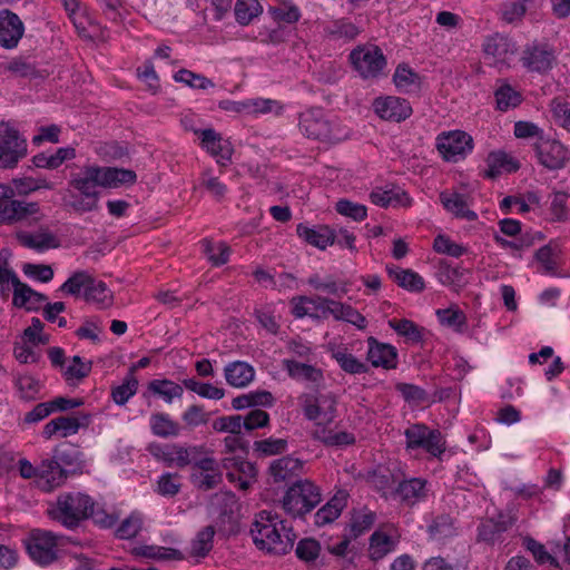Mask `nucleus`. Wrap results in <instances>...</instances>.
Listing matches in <instances>:
<instances>
[{
  "instance_id": "1",
  "label": "nucleus",
  "mask_w": 570,
  "mask_h": 570,
  "mask_svg": "<svg viewBox=\"0 0 570 570\" xmlns=\"http://www.w3.org/2000/svg\"><path fill=\"white\" fill-rule=\"evenodd\" d=\"M48 515L67 529H75L89 518L101 528H111L117 522L115 515L97 508L94 499L82 492L60 493L48 509Z\"/></svg>"
},
{
  "instance_id": "2",
  "label": "nucleus",
  "mask_w": 570,
  "mask_h": 570,
  "mask_svg": "<svg viewBox=\"0 0 570 570\" xmlns=\"http://www.w3.org/2000/svg\"><path fill=\"white\" fill-rule=\"evenodd\" d=\"M277 519V514L271 511H261L250 528V534L257 548L281 556L293 548L296 535L292 529L286 528L284 521Z\"/></svg>"
},
{
  "instance_id": "3",
  "label": "nucleus",
  "mask_w": 570,
  "mask_h": 570,
  "mask_svg": "<svg viewBox=\"0 0 570 570\" xmlns=\"http://www.w3.org/2000/svg\"><path fill=\"white\" fill-rule=\"evenodd\" d=\"M137 180L134 170L116 167H86L77 177L72 178L70 185L81 196L99 198V187L117 188L122 185H132Z\"/></svg>"
},
{
  "instance_id": "4",
  "label": "nucleus",
  "mask_w": 570,
  "mask_h": 570,
  "mask_svg": "<svg viewBox=\"0 0 570 570\" xmlns=\"http://www.w3.org/2000/svg\"><path fill=\"white\" fill-rule=\"evenodd\" d=\"M298 127L301 132L309 138L336 144L350 137V129L337 118L330 117L317 108L303 111L299 115Z\"/></svg>"
},
{
  "instance_id": "5",
  "label": "nucleus",
  "mask_w": 570,
  "mask_h": 570,
  "mask_svg": "<svg viewBox=\"0 0 570 570\" xmlns=\"http://www.w3.org/2000/svg\"><path fill=\"white\" fill-rule=\"evenodd\" d=\"M322 501L320 488L312 481L298 480L286 491L283 498V509L293 518L309 513Z\"/></svg>"
},
{
  "instance_id": "6",
  "label": "nucleus",
  "mask_w": 570,
  "mask_h": 570,
  "mask_svg": "<svg viewBox=\"0 0 570 570\" xmlns=\"http://www.w3.org/2000/svg\"><path fill=\"white\" fill-rule=\"evenodd\" d=\"M62 292L77 296L83 291V297L99 307H107L112 303V293L107 285L95 279L87 272H76L60 287Z\"/></svg>"
},
{
  "instance_id": "7",
  "label": "nucleus",
  "mask_w": 570,
  "mask_h": 570,
  "mask_svg": "<svg viewBox=\"0 0 570 570\" xmlns=\"http://www.w3.org/2000/svg\"><path fill=\"white\" fill-rule=\"evenodd\" d=\"M304 416L308 421L315 422L318 426H324L334 421L336 416V397L331 392L303 393L298 397Z\"/></svg>"
},
{
  "instance_id": "8",
  "label": "nucleus",
  "mask_w": 570,
  "mask_h": 570,
  "mask_svg": "<svg viewBox=\"0 0 570 570\" xmlns=\"http://www.w3.org/2000/svg\"><path fill=\"white\" fill-rule=\"evenodd\" d=\"M407 450L422 449L433 458H441L446 450V441L439 429H430L424 423L411 424L405 431Z\"/></svg>"
},
{
  "instance_id": "9",
  "label": "nucleus",
  "mask_w": 570,
  "mask_h": 570,
  "mask_svg": "<svg viewBox=\"0 0 570 570\" xmlns=\"http://www.w3.org/2000/svg\"><path fill=\"white\" fill-rule=\"evenodd\" d=\"M27 155V140L9 124H0V168H13Z\"/></svg>"
},
{
  "instance_id": "10",
  "label": "nucleus",
  "mask_w": 570,
  "mask_h": 570,
  "mask_svg": "<svg viewBox=\"0 0 570 570\" xmlns=\"http://www.w3.org/2000/svg\"><path fill=\"white\" fill-rule=\"evenodd\" d=\"M354 69L364 79L379 77L386 66V59L377 46L357 47L350 53Z\"/></svg>"
},
{
  "instance_id": "11",
  "label": "nucleus",
  "mask_w": 570,
  "mask_h": 570,
  "mask_svg": "<svg viewBox=\"0 0 570 570\" xmlns=\"http://www.w3.org/2000/svg\"><path fill=\"white\" fill-rule=\"evenodd\" d=\"M27 551L37 564L49 566L58 559L57 537L45 530H33L27 542Z\"/></svg>"
},
{
  "instance_id": "12",
  "label": "nucleus",
  "mask_w": 570,
  "mask_h": 570,
  "mask_svg": "<svg viewBox=\"0 0 570 570\" xmlns=\"http://www.w3.org/2000/svg\"><path fill=\"white\" fill-rule=\"evenodd\" d=\"M335 301L325 296H296L291 301L292 314L296 318L326 320L334 316Z\"/></svg>"
},
{
  "instance_id": "13",
  "label": "nucleus",
  "mask_w": 570,
  "mask_h": 570,
  "mask_svg": "<svg viewBox=\"0 0 570 570\" xmlns=\"http://www.w3.org/2000/svg\"><path fill=\"white\" fill-rule=\"evenodd\" d=\"M482 47L485 60L499 70L509 67L510 60L517 51L515 43L502 33L488 36Z\"/></svg>"
},
{
  "instance_id": "14",
  "label": "nucleus",
  "mask_w": 570,
  "mask_h": 570,
  "mask_svg": "<svg viewBox=\"0 0 570 570\" xmlns=\"http://www.w3.org/2000/svg\"><path fill=\"white\" fill-rule=\"evenodd\" d=\"M436 148L448 161H458L473 149L472 137L464 131L442 132L436 138Z\"/></svg>"
},
{
  "instance_id": "15",
  "label": "nucleus",
  "mask_w": 570,
  "mask_h": 570,
  "mask_svg": "<svg viewBox=\"0 0 570 570\" xmlns=\"http://www.w3.org/2000/svg\"><path fill=\"white\" fill-rule=\"evenodd\" d=\"M14 190L10 187V193L6 197H0V223L11 224L33 216L38 213L37 203H26L13 199Z\"/></svg>"
},
{
  "instance_id": "16",
  "label": "nucleus",
  "mask_w": 570,
  "mask_h": 570,
  "mask_svg": "<svg viewBox=\"0 0 570 570\" xmlns=\"http://www.w3.org/2000/svg\"><path fill=\"white\" fill-rule=\"evenodd\" d=\"M194 131L200 137L202 147L216 158L218 165L226 166L230 163L234 149L229 140L224 139L213 128Z\"/></svg>"
},
{
  "instance_id": "17",
  "label": "nucleus",
  "mask_w": 570,
  "mask_h": 570,
  "mask_svg": "<svg viewBox=\"0 0 570 570\" xmlns=\"http://www.w3.org/2000/svg\"><path fill=\"white\" fill-rule=\"evenodd\" d=\"M373 109L380 118L396 122L405 120L412 114L410 102L406 99L395 96L376 98L373 101Z\"/></svg>"
},
{
  "instance_id": "18",
  "label": "nucleus",
  "mask_w": 570,
  "mask_h": 570,
  "mask_svg": "<svg viewBox=\"0 0 570 570\" xmlns=\"http://www.w3.org/2000/svg\"><path fill=\"white\" fill-rule=\"evenodd\" d=\"M517 518L511 511L500 512L488 518L478 528V538L488 543L497 542L504 532L515 523Z\"/></svg>"
},
{
  "instance_id": "19",
  "label": "nucleus",
  "mask_w": 570,
  "mask_h": 570,
  "mask_svg": "<svg viewBox=\"0 0 570 570\" xmlns=\"http://www.w3.org/2000/svg\"><path fill=\"white\" fill-rule=\"evenodd\" d=\"M90 416L87 414L83 415H72V416H58L49 421L42 430V436L47 440L53 438L55 435H59L60 438H67L76 434L80 428H85L89 424Z\"/></svg>"
},
{
  "instance_id": "20",
  "label": "nucleus",
  "mask_w": 570,
  "mask_h": 570,
  "mask_svg": "<svg viewBox=\"0 0 570 570\" xmlns=\"http://www.w3.org/2000/svg\"><path fill=\"white\" fill-rule=\"evenodd\" d=\"M428 481L423 478H410L399 482L392 495L406 507H414L428 498Z\"/></svg>"
},
{
  "instance_id": "21",
  "label": "nucleus",
  "mask_w": 570,
  "mask_h": 570,
  "mask_svg": "<svg viewBox=\"0 0 570 570\" xmlns=\"http://www.w3.org/2000/svg\"><path fill=\"white\" fill-rule=\"evenodd\" d=\"M535 153L541 165L548 169L562 168L567 161V148L557 140L541 139L535 144Z\"/></svg>"
},
{
  "instance_id": "22",
  "label": "nucleus",
  "mask_w": 570,
  "mask_h": 570,
  "mask_svg": "<svg viewBox=\"0 0 570 570\" xmlns=\"http://www.w3.org/2000/svg\"><path fill=\"white\" fill-rule=\"evenodd\" d=\"M24 32L21 19L9 10L0 11V46L6 49H13Z\"/></svg>"
},
{
  "instance_id": "23",
  "label": "nucleus",
  "mask_w": 570,
  "mask_h": 570,
  "mask_svg": "<svg viewBox=\"0 0 570 570\" xmlns=\"http://www.w3.org/2000/svg\"><path fill=\"white\" fill-rule=\"evenodd\" d=\"M367 360L374 367L396 368L399 363L397 351L393 345L381 343L373 336L367 338Z\"/></svg>"
},
{
  "instance_id": "24",
  "label": "nucleus",
  "mask_w": 570,
  "mask_h": 570,
  "mask_svg": "<svg viewBox=\"0 0 570 570\" xmlns=\"http://www.w3.org/2000/svg\"><path fill=\"white\" fill-rule=\"evenodd\" d=\"M52 456L60 464L62 470L69 474L82 473L86 468V459L83 452L72 444H62L56 446Z\"/></svg>"
},
{
  "instance_id": "25",
  "label": "nucleus",
  "mask_w": 570,
  "mask_h": 570,
  "mask_svg": "<svg viewBox=\"0 0 570 570\" xmlns=\"http://www.w3.org/2000/svg\"><path fill=\"white\" fill-rule=\"evenodd\" d=\"M553 55L546 47L529 45L524 48L521 61L529 71L543 72L551 68Z\"/></svg>"
},
{
  "instance_id": "26",
  "label": "nucleus",
  "mask_w": 570,
  "mask_h": 570,
  "mask_svg": "<svg viewBox=\"0 0 570 570\" xmlns=\"http://www.w3.org/2000/svg\"><path fill=\"white\" fill-rule=\"evenodd\" d=\"M68 475L53 456L39 463V485L45 491H51L65 483Z\"/></svg>"
},
{
  "instance_id": "27",
  "label": "nucleus",
  "mask_w": 570,
  "mask_h": 570,
  "mask_svg": "<svg viewBox=\"0 0 570 570\" xmlns=\"http://www.w3.org/2000/svg\"><path fill=\"white\" fill-rule=\"evenodd\" d=\"M385 269L390 278L403 289L413 293H421L424 291V279L416 272L410 268L404 269L393 264H387Z\"/></svg>"
},
{
  "instance_id": "28",
  "label": "nucleus",
  "mask_w": 570,
  "mask_h": 570,
  "mask_svg": "<svg viewBox=\"0 0 570 570\" xmlns=\"http://www.w3.org/2000/svg\"><path fill=\"white\" fill-rule=\"evenodd\" d=\"M440 202L443 207L454 215L456 218L473 222L478 218L474 210L469 208L468 197L455 191H442L440 194Z\"/></svg>"
},
{
  "instance_id": "29",
  "label": "nucleus",
  "mask_w": 570,
  "mask_h": 570,
  "mask_svg": "<svg viewBox=\"0 0 570 570\" xmlns=\"http://www.w3.org/2000/svg\"><path fill=\"white\" fill-rule=\"evenodd\" d=\"M226 382L237 389L248 386L255 379V368L244 361H234L225 365Z\"/></svg>"
},
{
  "instance_id": "30",
  "label": "nucleus",
  "mask_w": 570,
  "mask_h": 570,
  "mask_svg": "<svg viewBox=\"0 0 570 570\" xmlns=\"http://www.w3.org/2000/svg\"><path fill=\"white\" fill-rule=\"evenodd\" d=\"M269 475L275 483L287 482L303 470V462L291 455L274 460L269 465Z\"/></svg>"
},
{
  "instance_id": "31",
  "label": "nucleus",
  "mask_w": 570,
  "mask_h": 570,
  "mask_svg": "<svg viewBox=\"0 0 570 570\" xmlns=\"http://www.w3.org/2000/svg\"><path fill=\"white\" fill-rule=\"evenodd\" d=\"M487 170L484 177L494 179L502 173H513L519 169V163L503 150L491 151L487 159Z\"/></svg>"
},
{
  "instance_id": "32",
  "label": "nucleus",
  "mask_w": 570,
  "mask_h": 570,
  "mask_svg": "<svg viewBox=\"0 0 570 570\" xmlns=\"http://www.w3.org/2000/svg\"><path fill=\"white\" fill-rule=\"evenodd\" d=\"M306 283L315 291H320L338 298H342L348 292L347 282L338 281L333 275L322 276L318 273H314L308 276Z\"/></svg>"
},
{
  "instance_id": "33",
  "label": "nucleus",
  "mask_w": 570,
  "mask_h": 570,
  "mask_svg": "<svg viewBox=\"0 0 570 570\" xmlns=\"http://www.w3.org/2000/svg\"><path fill=\"white\" fill-rule=\"evenodd\" d=\"M296 233L307 244L320 249H325L328 245H332L335 242V235L327 226L312 228L304 224H298Z\"/></svg>"
},
{
  "instance_id": "34",
  "label": "nucleus",
  "mask_w": 570,
  "mask_h": 570,
  "mask_svg": "<svg viewBox=\"0 0 570 570\" xmlns=\"http://www.w3.org/2000/svg\"><path fill=\"white\" fill-rule=\"evenodd\" d=\"M283 365L288 375L296 381L320 384L324 380L323 371L316 366L295 360H284Z\"/></svg>"
},
{
  "instance_id": "35",
  "label": "nucleus",
  "mask_w": 570,
  "mask_h": 570,
  "mask_svg": "<svg viewBox=\"0 0 570 570\" xmlns=\"http://www.w3.org/2000/svg\"><path fill=\"white\" fill-rule=\"evenodd\" d=\"M147 392L158 399H161L166 404H171L175 399H180L183 396L184 387L167 379H155L148 383Z\"/></svg>"
},
{
  "instance_id": "36",
  "label": "nucleus",
  "mask_w": 570,
  "mask_h": 570,
  "mask_svg": "<svg viewBox=\"0 0 570 570\" xmlns=\"http://www.w3.org/2000/svg\"><path fill=\"white\" fill-rule=\"evenodd\" d=\"M370 198L373 204L381 207H397L409 206L411 200L405 191L399 187H392L389 189L375 188L371 194Z\"/></svg>"
},
{
  "instance_id": "37",
  "label": "nucleus",
  "mask_w": 570,
  "mask_h": 570,
  "mask_svg": "<svg viewBox=\"0 0 570 570\" xmlns=\"http://www.w3.org/2000/svg\"><path fill=\"white\" fill-rule=\"evenodd\" d=\"M275 399L268 391H252L246 394L238 395L232 400L234 410L240 411L249 407L259 409L258 406L271 407L274 405Z\"/></svg>"
},
{
  "instance_id": "38",
  "label": "nucleus",
  "mask_w": 570,
  "mask_h": 570,
  "mask_svg": "<svg viewBox=\"0 0 570 570\" xmlns=\"http://www.w3.org/2000/svg\"><path fill=\"white\" fill-rule=\"evenodd\" d=\"M393 82L399 91L417 92L421 89V77L407 65H399L393 75Z\"/></svg>"
},
{
  "instance_id": "39",
  "label": "nucleus",
  "mask_w": 570,
  "mask_h": 570,
  "mask_svg": "<svg viewBox=\"0 0 570 570\" xmlns=\"http://www.w3.org/2000/svg\"><path fill=\"white\" fill-rule=\"evenodd\" d=\"M17 238L21 245L28 248L43 252L59 246L56 236L49 232H40L36 234L21 232L17 234Z\"/></svg>"
},
{
  "instance_id": "40",
  "label": "nucleus",
  "mask_w": 570,
  "mask_h": 570,
  "mask_svg": "<svg viewBox=\"0 0 570 570\" xmlns=\"http://www.w3.org/2000/svg\"><path fill=\"white\" fill-rule=\"evenodd\" d=\"M149 426L151 433L159 438H173L180 434L179 424L169 414L156 412L150 415Z\"/></svg>"
},
{
  "instance_id": "41",
  "label": "nucleus",
  "mask_w": 570,
  "mask_h": 570,
  "mask_svg": "<svg viewBox=\"0 0 570 570\" xmlns=\"http://www.w3.org/2000/svg\"><path fill=\"white\" fill-rule=\"evenodd\" d=\"M75 157V148L62 147L57 149L53 154L40 153L33 156L32 163L38 168L56 169L66 160L73 159Z\"/></svg>"
},
{
  "instance_id": "42",
  "label": "nucleus",
  "mask_w": 570,
  "mask_h": 570,
  "mask_svg": "<svg viewBox=\"0 0 570 570\" xmlns=\"http://www.w3.org/2000/svg\"><path fill=\"white\" fill-rule=\"evenodd\" d=\"M395 548L396 541L391 535L383 531H375L370 537L368 557L373 561H379L393 552Z\"/></svg>"
},
{
  "instance_id": "43",
  "label": "nucleus",
  "mask_w": 570,
  "mask_h": 570,
  "mask_svg": "<svg viewBox=\"0 0 570 570\" xmlns=\"http://www.w3.org/2000/svg\"><path fill=\"white\" fill-rule=\"evenodd\" d=\"M332 357L337 362L340 367L348 374L367 373L368 367L365 363L357 360L353 354L347 352L345 346L331 348Z\"/></svg>"
},
{
  "instance_id": "44",
  "label": "nucleus",
  "mask_w": 570,
  "mask_h": 570,
  "mask_svg": "<svg viewBox=\"0 0 570 570\" xmlns=\"http://www.w3.org/2000/svg\"><path fill=\"white\" fill-rule=\"evenodd\" d=\"M346 505V498L344 494L334 495L325 505L317 510L315 513V524L321 527L336 520L344 507Z\"/></svg>"
},
{
  "instance_id": "45",
  "label": "nucleus",
  "mask_w": 570,
  "mask_h": 570,
  "mask_svg": "<svg viewBox=\"0 0 570 570\" xmlns=\"http://www.w3.org/2000/svg\"><path fill=\"white\" fill-rule=\"evenodd\" d=\"M47 296L33 291L27 284L18 287L17 293H13V305L17 307H26L28 311H36L41 303L47 302Z\"/></svg>"
},
{
  "instance_id": "46",
  "label": "nucleus",
  "mask_w": 570,
  "mask_h": 570,
  "mask_svg": "<svg viewBox=\"0 0 570 570\" xmlns=\"http://www.w3.org/2000/svg\"><path fill=\"white\" fill-rule=\"evenodd\" d=\"M176 466L185 468L195 465L199 456L210 454V451L204 444H180L177 443Z\"/></svg>"
},
{
  "instance_id": "47",
  "label": "nucleus",
  "mask_w": 570,
  "mask_h": 570,
  "mask_svg": "<svg viewBox=\"0 0 570 570\" xmlns=\"http://www.w3.org/2000/svg\"><path fill=\"white\" fill-rule=\"evenodd\" d=\"M497 108L507 111L515 108L522 102L521 94L507 82H502L494 92Z\"/></svg>"
},
{
  "instance_id": "48",
  "label": "nucleus",
  "mask_w": 570,
  "mask_h": 570,
  "mask_svg": "<svg viewBox=\"0 0 570 570\" xmlns=\"http://www.w3.org/2000/svg\"><path fill=\"white\" fill-rule=\"evenodd\" d=\"M335 321H343L356 326L358 330L366 327V318L352 305L335 301L334 316Z\"/></svg>"
},
{
  "instance_id": "49",
  "label": "nucleus",
  "mask_w": 570,
  "mask_h": 570,
  "mask_svg": "<svg viewBox=\"0 0 570 570\" xmlns=\"http://www.w3.org/2000/svg\"><path fill=\"white\" fill-rule=\"evenodd\" d=\"M326 35L333 40H353L360 32L358 28L346 19L331 22L325 28Z\"/></svg>"
},
{
  "instance_id": "50",
  "label": "nucleus",
  "mask_w": 570,
  "mask_h": 570,
  "mask_svg": "<svg viewBox=\"0 0 570 570\" xmlns=\"http://www.w3.org/2000/svg\"><path fill=\"white\" fill-rule=\"evenodd\" d=\"M214 535L215 528L213 525H207L198 531L195 539L191 541V556L198 558L206 557L213 549Z\"/></svg>"
},
{
  "instance_id": "51",
  "label": "nucleus",
  "mask_w": 570,
  "mask_h": 570,
  "mask_svg": "<svg viewBox=\"0 0 570 570\" xmlns=\"http://www.w3.org/2000/svg\"><path fill=\"white\" fill-rule=\"evenodd\" d=\"M436 316L443 326L453 328L456 332H462L463 327L466 325L464 312L456 306L438 309Z\"/></svg>"
},
{
  "instance_id": "52",
  "label": "nucleus",
  "mask_w": 570,
  "mask_h": 570,
  "mask_svg": "<svg viewBox=\"0 0 570 570\" xmlns=\"http://www.w3.org/2000/svg\"><path fill=\"white\" fill-rule=\"evenodd\" d=\"M92 364L90 361H83L80 356L76 355L71 358L70 363L65 366L62 375L67 382H79L87 377L91 372Z\"/></svg>"
},
{
  "instance_id": "53",
  "label": "nucleus",
  "mask_w": 570,
  "mask_h": 570,
  "mask_svg": "<svg viewBox=\"0 0 570 570\" xmlns=\"http://www.w3.org/2000/svg\"><path fill=\"white\" fill-rule=\"evenodd\" d=\"M138 390V380L132 374H127L121 384L111 389V397L118 405H125Z\"/></svg>"
},
{
  "instance_id": "54",
  "label": "nucleus",
  "mask_w": 570,
  "mask_h": 570,
  "mask_svg": "<svg viewBox=\"0 0 570 570\" xmlns=\"http://www.w3.org/2000/svg\"><path fill=\"white\" fill-rule=\"evenodd\" d=\"M314 438L328 446L350 445L355 442L354 435L348 432H333L331 430H326L325 428L316 429L314 432Z\"/></svg>"
},
{
  "instance_id": "55",
  "label": "nucleus",
  "mask_w": 570,
  "mask_h": 570,
  "mask_svg": "<svg viewBox=\"0 0 570 570\" xmlns=\"http://www.w3.org/2000/svg\"><path fill=\"white\" fill-rule=\"evenodd\" d=\"M0 69L3 72H10L16 77H36L37 69L27 58L14 57L7 62L0 63Z\"/></svg>"
},
{
  "instance_id": "56",
  "label": "nucleus",
  "mask_w": 570,
  "mask_h": 570,
  "mask_svg": "<svg viewBox=\"0 0 570 570\" xmlns=\"http://www.w3.org/2000/svg\"><path fill=\"white\" fill-rule=\"evenodd\" d=\"M136 553L144 558L155 560H181L183 553L174 548L158 546H142L136 549Z\"/></svg>"
},
{
  "instance_id": "57",
  "label": "nucleus",
  "mask_w": 570,
  "mask_h": 570,
  "mask_svg": "<svg viewBox=\"0 0 570 570\" xmlns=\"http://www.w3.org/2000/svg\"><path fill=\"white\" fill-rule=\"evenodd\" d=\"M183 385L199 396L209 400H222L225 395V391L222 387L214 386L210 383H202L195 379H186L183 381Z\"/></svg>"
},
{
  "instance_id": "58",
  "label": "nucleus",
  "mask_w": 570,
  "mask_h": 570,
  "mask_svg": "<svg viewBox=\"0 0 570 570\" xmlns=\"http://www.w3.org/2000/svg\"><path fill=\"white\" fill-rule=\"evenodd\" d=\"M389 325L399 335L406 337L412 343H419L423 338L422 328L410 320H390Z\"/></svg>"
},
{
  "instance_id": "59",
  "label": "nucleus",
  "mask_w": 570,
  "mask_h": 570,
  "mask_svg": "<svg viewBox=\"0 0 570 570\" xmlns=\"http://www.w3.org/2000/svg\"><path fill=\"white\" fill-rule=\"evenodd\" d=\"M262 11L257 0H238L235 4V17L243 26L248 24Z\"/></svg>"
},
{
  "instance_id": "60",
  "label": "nucleus",
  "mask_w": 570,
  "mask_h": 570,
  "mask_svg": "<svg viewBox=\"0 0 570 570\" xmlns=\"http://www.w3.org/2000/svg\"><path fill=\"white\" fill-rule=\"evenodd\" d=\"M253 449L261 456H271L281 454L287 449V440L286 439H274L268 438L259 441H255L253 444Z\"/></svg>"
},
{
  "instance_id": "61",
  "label": "nucleus",
  "mask_w": 570,
  "mask_h": 570,
  "mask_svg": "<svg viewBox=\"0 0 570 570\" xmlns=\"http://www.w3.org/2000/svg\"><path fill=\"white\" fill-rule=\"evenodd\" d=\"M142 527V518L139 513L132 512L127 517L116 530V537L121 540L135 538Z\"/></svg>"
},
{
  "instance_id": "62",
  "label": "nucleus",
  "mask_w": 570,
  "mask_h": 570,
  "mask_svg": "<svg viewBox=\"0 0 570 570\" xmlns=\"http://www.w3.org/2000/svg\"><path fill=\"white\" fill-rule=\"evenodd\" d=\"M174 79L178 82H183V83L189 86L190 88H197V89H204V90L208 89V88H213L215 86L214 82L210 79H208L207 77L199 75V73H195L187 69L178 70L175 73Z\"/></svg>"
},
{
  "instance_id": "63",
  "label": "nucleus",
  "mask_w": 570,
  "mask_h": 570,
  "mask_svg": "<svg viewBox=\"0 0 570 570\" xmlns=\"http://www.w3.org/2000/svg\"><path fill=\"white\" fill-rule=\"evenodd\" d=\"M395 390L400 392L409 403L423 404L431 401L426 391L414 384L397 383Z\"/></svg>"
},
{
  "instance_id": "64",
  "label": "nucleus",
  "mask_w": 570,
  "mask_h": 570,
  "mask_svg": "<svg viewBox=\"0 0 570 570\" xmlns=\"http://www.w3.org/2000/svg\"><path fill=\"white\" fill-rule=\"evenodd\" d=\"M523 544L528 551H530L540 566L550 564L558 567V562L546 549L543 544L534 540L533 538L527 537L523 540Z\"/></svg>"
}]
</instances>
